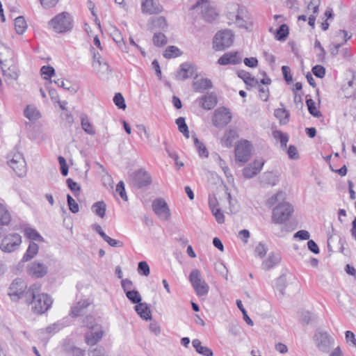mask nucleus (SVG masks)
I'll use <instances>...</instances> for the list:
<instances>
[{
  "instance_id": "nucleus-1",
  "label": "nucleus",
  "mask_w": 356,
  "mask_h": 356,
  "mask_svg": "<svg viewBox=\"0 0 356 356\" xmlns=\"http://www.w3.org/2000/svg\"><path fill=\"white\" fill-rule=\"evenodd\" d=\"M26 302L32 305L34 313L42 314L47 312L51 306L52 299L47 293H40V286L36 284L31 285L25 293Z\"/></svg>"
},
{
  "instance_id": "nucleus-2",
  "label": "nucleus",
  "mask_w": 356,
  "mask_h": 356,
  "mask_svg": "<svg viewBox=\"0 0 356 356\" xmlns=\"http://www.w3.org/2000/svg\"><path fill=\"white\" fill-rule=\"evenodd\" d=\"M229 8L230 11L226 14L229 19L228 24L229 25L234 24L239 28L247 29L248 16L246 8L239 4L232 3Z\"/></svg>"
},
{
  "instance_id": "nucleus-3",
  "label": "nucleus",
  "mask_w": 356,
  "mask_h": 356,
  "mask_svg": "<svg viewBox=\"0 0 356 356\" xmlns=\"http://www.w3.org/2000/svg\"><path fill=\"white\" fill-rule=\"evenodd\" d=\"M293 211V207L289 202H283L279 203L273 209L272 222L278 225L283 224L290 219Z\"/></svg>"
},
{
  "instance_id": "nucleus-4",
  "label": "nucleus",
  "mask_w": 356,
  "mask_h": 356,
  "mask_svg": "<svg viewBox=\"0 0 356 356\" xmlns=\"http://www.w3.org/2000/svg\"><path fill=\"white\" fill-rule=\"evenodd\" d=\"M49 24L55 32L61 33L72 29L73 19L70 13L63 12L51 19Z\"/></svg>"
},
{
  "instance_id": "nucleus-5",
  "label": "nucleus",
  "mask_w": 356,
  "mask_h": 356,
  "mask_svg": "<svg viewBox=\"0 0 356 356\" xmlns=\"http://www.w3.org/2000/svg\"><path fill=\"white\" fill-rule=\"evenodd\" d=\"M234 35L230 30L220 31L213 40V48L216 51H222L229 47L234 42Z\"/></svg>"
},
{
  "instance_id": "nucleus-6",
  "label": "nucleus",
  "mask_w": 356,
  "mask_h": 356,
  "mask_svg": "<svg viewBox=\"0 0 356 356\" xmlns=\"http://www.w3.org/2000/svg\"><path fill=\"white\" fill-rule=\"evenodd\" d=\"M188 280L198 296H203L208 293L209 286L202 277L201 273L198 269H194L191 272Z\"/></svg>"
},
{
  "instance_id": "nucleus-7",
  "label": "nucleus",
  "mask_w": 356,
  "mask_h": 356,
  "mask_svg": "<svg viewBox=\"0 0 356 356\" xmlns=\"http://www.w3.org/2000/svg\"><path fill=\"white\" fill-rule=\"evenodd\" d=\"M130 184L133 187L143 188L152 184V177L149 173L143 168L133 172L129 176Z\"/></svg>"
},
{
  "instance_id": "nucleus-8",
  "label": "nucleus",
  "mask_w": 356,
  "mask_h": 356,
  "mask_svg": "<svg viewBox=\"0 0 356 356\" xmlns=\"http://www.w3.org/2000/svg\"><path fill=\"white\" fill-rule=\"evenodd\" d=\"M251 143L245 139L239 140L235 146V159L236 161L245 163L248 161L251 156Z\"/></svg>"
},
{
  "instance_id": "nucleus-9",
  "label": "nucleus",
  "mask_w": 356,
  "mask_h": 356,
  "mask_svg": "<svg viewBox=\"0 0 356 356\" xmlns=\"http://www.w3.org/2000/svg\"><path fill=\"white\" fill-rule=\"evenodd\" d=\"M22 243V236L17 233L5 236L0 244V249L4 252H13L17 250Z\"/></svg>"
},
{
  "instance_id": "nucleus-10",
  "label": "nucleus",
  "mask_w": 356,
  "mask_h": 356,
  "mask_svg": "<svg viewBox=\"0 0 356 356\" xmlns=\"http://www.w3.org/2000/svg\"><path fill=\"white\" fill-rule=\"evenodd\" d=\"M232 118V115L229 109L221 107L215 111L212 117V122L216 127H224L231 122Z\"/></svg>"
},
{
  "instance_id": "nucleus-11",
  "label": "nucleus",
  "mask_w": 356,
  "mask_h": 356,
  "mask_svg": "<svg viewBox=\"0 0 356 356\" xmlns=\"http://www.w3.org/2000/svg\"><path fill=\"white\" fill-rule=\"evenodd\" d=\"M199 8L202 9V16L205 21L211 23L216 19L218 15L216 10L207 3V0H197L191 7V10H196Z\"/></svg>"
},
{
  "instance_id": "nucleus-12",
  "label": "nucleus",
  "mask_w": 356,
  "mask_h": 356,
  "mask_svg": "<svg viewBox=\"0 0 356 356\" xmlns=\"http://www.w3.org/2000/svg\"><path fill=\"white\" fill-rule=\"evenodd\" d=\"M152 209L155 214L162 220H168L170 211L167 202L163 198H156L152 202Z\"/></svg>"
},
{
  "instance_id": "nucleus-13",
  "label": "nucleus",
  "mask_w": 356,
  "mask_h": 356,
  "mask_svg": "<svg viewBox=\"0 0 356 356\" xmlns=\"http://www.w3.org/2000/svg\"><path fill=\"white\" fill-rule=\"evenodd\" d=\"M317 348L323 353H328L334 344V339L326 332H319L315 334Z\"/></svg>"
},
{
  "instance_id": "nucleus-14",
  "label": "nucleus",
  "mask_w": 356,
  "mask_h": 356,
  "mask_svg": "<svg viewBox=\"0 0 356 356\" xmlns=\"http://www.w3.org/2000/svg\"><path fill=\"white\" fill-rule=\"evenodd\" d=\"M47 266L38 261L32 262L27 267L28 274L35 278L43 277L47 274Z\"/></svg>"
},
{
  "instance_id": "nucleus-15",
  "label": "nucleus",
  "mask_w": 356,
  "mask_h": 356,
  "mask_svg": "<svg viewBox=\"0 0 356 356\" xmlns=\"http://www.w3.org/2000/svg\"><path fill=\"white\" fill-rule=\"evenodd\" d=\"M26 289V283L21 279H16L12 282L10 286V292L9 295L13 299L14 298L19 299L23 296H25V293L26 292L25 291Z\"/></svg>"
},
{
  "instance_id": "nucleus-16",
  "label": "nucleus",
  "mask_w": 356,
  "mask_h": 356,
  "mask_svg": "<svg viewBox=\"0 0 356 356\" xmlns=\"http://www.w3.org/2000/svg\"><path fill=\"white\" fill-rule=\"evenodd\" d=\"M195 72V65L191 63L186 62L179 66V70L177 72L175 78L179 81H184L193 76Z\"/></svg>"
},
{
  "instance_id": "nucleus-17",
  "label": "nucleus",
  "mask_w": 356,
  "mask_h": 356,
  "mask_svg": "<svg viewBox=\"0 0 356 356\" xmlns=\"http://www.w3.org/2000/svg\"><path fill=\"white\" fill-rule=\"evenodd\" d=\"M242 61L241 57L238 56V52H227L224 54L218 60V63L221 65H236Z\"/></svg>"
},
{
  "instance_id": "nucleus-18",
  "label": "nucleus",
  "mask_w": 356,
  "mask_h": 356,
  "mask_svg": "<svg viewBox=\"0 0 356 356\" xmlns=\"http://www.w3.org/2000/svg\"><path fill=\"white\" fill-rule=\"evenodd\" d=\"M141 9L143 13L153 15L160 13L162 7L154 0H142Z\"/></svg>"
},
{
  "instance_id": "nucleus-19",
  "label": "nucleus",
  "mask_w": 356,
  "mask_h": 356,
  "mask_svg": "<svg viewBox=\"0 0 356 356\" xmlns=\"http://www.w3.org/2000/svg\"><path fill=\"white\" fill-rule=\"evenodd\" d=\"M14 62V53L13 50L5 46L0 44V65L7 67L8 64Z\"/></svg>"
},
{
  "instance_id": "nucleus-20",
  "label": "nucleus",
  "mask_w": 356,
  "mask_h": 356,
  "mask_svg": "<svg viewBox=\"0 0 356 356\" xmlns=\"http://www.w3.org/2000/svg\"><path fill=\"white\" fill-rule=\"evenodd\" d=\"M6 81H15L19 76V70L14 62L8 64L7 67L1 66Z\"/></svg>"
},
{
  "instance_id": "nucleus-21",
  "label": "nucleus",
  "mask_w": 356,
  "mask_h": 356,
  "mask_svg": "<svg viewBox=\"0 0 356 356\" xmlns=\"http://www.w3.org/2000/svg\"><path fill=\"white\" fill-rule=\"evenodd\" d=\"M18 163V166L15 167L18 168L17 175L19 177H24L26 175V162L23 157V155L20 153L15 154L11 159L8 161V165H13L14 163Z\"/></svg>"
},
{
  "instance_id": "nucleus-22",
  "label": "nucleus",
  "mask_w": 356,
  "mask_h": 356,
  "mask_svg": "<svg viewBox=\"0 0 356 356\" xmlns=\"http://www.w3.org/2000/svg\"><path fill=\"white\" fill-rule=\"evenodd\" d=\"M103 337V330L102 327L90 330L86 334V341L88 345L93 346L99 342Z\"/></svg>"
},
{
  "instance_id": "nucleus-23",
  "label": "nucleus",
  "mask_w": 356,
  "mask_h": 356,
  "mask_svg": "<svg viewBox=\"0 0 356 356\" xmlns=\"http://www.w3.org/2000/svg\"><path fill=\"white\" fill-rule=\"evenodd\" d=\"M217 96L214 93H208L200 99L201 107L205 110H211L217 104Z\"/></svg>"
},
{
  "instance_id": "nucleus-24",
  "label": "nucleus",
  "mask_w": 356,
  "mask_h": 356,
  "mask_svg": "<svg viewBox=\"0 0 356 356\" xmlns=\"http://www.w3.org/2000/svg\"><path fill=\"white\" fill-rule=\"evenodd\" d=\"M238 134L236 129L227 130L222 138V145L226 147H230L233 145L235 140L238 138Z\"/></svg>"
},
{
  "instance_id": "nucleus-25",
  "label": "nucleus",
  "mask_w": 356,
  "mask_h": 356,
  "mask_svg": "<svg viewBox=\"0 0 356 356\" xmlns=\"http://www.w3.org/2000/svg\"><path fill=\"white\" fill-rule=\"evenodd\" d=\"M278 181V175L273 172H264L260 179V183L264 186H274L277 184Z\"/></svg>"
},
{
  "instance_id": "nucleus-26",
  "label": "nucleus",
  "mask_w": 356,
  "mask_h": 356,
  "mask_svg": "<svg viewBox=\"0 0 356 356\" xmlns=\"http://www.w3.org/2000/svg\"><path fill=\"white\" fill-rule=\"evenodd\" d=\"M134 309L143 320L148 321L152 319L151 311L147 303L140 302L134 307Z\"/></svg>"
},
{
  "instance_id": "nucleus-27",
  "label": "nucleus",
  "mask_w": 356,
  "mask_h": 356,
  "mask_svg": "<svg viewBox=\"0 0 356 356\" xmlns=\"http://www.w3.org/2000/svg\"><path fill=\"white\" fill-rule=\"evenodd\" d=\"M111 35L121 50L124 52H128V49L124 42L122 33L115 26L112 27Z\"/></svg>"
},
{
  "instance_id": "nucleus-28",
  "label": "nucleus",
  "mask_w": 356,
  "mask_h": 356,
  "mask_svg": "<svg viewBox=\"0 0 356 356\" xmlns=\"http://www.w3.org/2000/svg\"><path fill=\"white\" fill-rule=\"evenodd\" d=\"M39 245L35 242L31 241L26 252L24 253L22 257V261L23 262H26L28 261L31 260L37 255Z\"/></svg>"
},
{
  "instance_id": "nucleus-29",
  "label": "nucleus",
  "mask_w": 356,
  "mask_h": 356,
  "mask_svg": "<svg viewBox=\"0 0 356 356\" xmlns=\"http://www.w3.org/2000/svg\"><path fill=\"white\" fill-rule=\"evenodd\" d=\"M90 304L88 300L79 301L75 306L72 307L70 315L72 317H77L82 315L84 312V309H86Z\"/></svg>"
},
{
  "instance_id": "nucleus-30",
  "label": "nucleus",
  "mask_w": 356,
  "mask_h": 356,
  "mask_svg": "<svg viewBox=\"0 0 356 356\" xmlns=\"http://www.w3.org/2000/svg\"><path fill=\"white\" fill-rule=\"evenodd\" d=\"M193 88L195 91L202 92L207 89L213 87L212 82L209 79H201L193 83Z\"/></svg>"
},
{
  "instance_id": "nucleus-31",
  "label": "nucleus",
  "mask_w": 356,
  "mask_h": 356,
  "mask_svg": "<svg viewBox=\"0 0 356 356\" xmlns=\"http://www.w3.org/2000/svg\"><path fill=\"white\" fill-rule=\"evenodd\" d=\"M286 193L282 191H279L277 193L270 197L266 202V204L268 207H272L275 204L284 202Z\"/></svg>"
},
{
  "instance_id": "nucleus-32",
  "label": "nucleus",
  "mask_w": 356,
  "mask_h": 356,
  "mask_svg": "<svg viewBox=\"0 0 356 356\" xmlns=\"http://www.w3.org/2000/svg\"><path fill=\"white\" fill-rule=\"evenodd\" d=\"M81 125L83 131L91 136H94L96 131L93 127V125L90 122L88 117L85 113H81L80 115Z\"/></svg>"
},
{
  "instance_id": "nucleus-33",
  "label": "nucleus",
  "mask_w": 356,
  "mask_h": 356,
  "mask_svg": "<svg viewBox=\"0 0 356 356\" xmlns=\"http://www.w3.org/2000/svg\"><path fill=\"white\" fill-rule=\"evenodd\" d=\"M281 260L279 254H270L268 259L263 262L262 268L265 270H269L277 264Z\"/></svg>"
},
{
  "instance_id": "nucleus-34",
  "label": "nucleus",
  "mask_w": 356,
  "mask_h": 356,
  "mask_svg": "<svg viewBox=\"0 0 356 356\" xmlns=\"http://www.w3.org/2000/svg\"><path fill=\"white\" fill-rule=\"evenodd\" d=\"M238 76L243 79L245 83L248 86H253L259 84V81L254 77H252L251 74L245 71V70H239L237 72Z\"/></svg>"
},
{
  "instance_id": "nucleus-35",
  "label": "nucleus",
  "mask_w": 356,
  "mask_h": 356,
  "mask_svg": "<svg viewBox=\"0 0 356 356\" xmlns=\"http://www.w3.org/2000/svg\"><path fill=\"white\" fill-rule=\"evenodd\" d=\"M11 220V216L6 207L0 203V226L8 225Z\"/></svg>"
},
{
  "instance_id": "nucleus-36",
  "label": "nucleus",
  "mask_w": 356,
  "mask_h": 356,
  "mask_svg": "<svg viewBox=\"0 0 356 356\" xmlns=\"http://www.w3.org/2000/svg\"><path fill=\"white\" fill-rule=\"evenodd\" d=\"M92 209L97 216L104 218L106 214V205L104 201H99L93 204Z\"/></svg>"
},
{
  "instance_id": "nucleus-37",
  "label": "nucleus",
  "mask_w": 356,
  "mask_h": 356,
  "mask_svg": "<svg viewBox=\"0 0 356 356\" xmlns=\"http://www.w3.org/2000/svg\"><path fill=\"white\" fill-rule=\"evenodd\" d=\"M274 114L280 120V124H286L289 122L290 114L285 108L275 109Z\"/></svg>"
},
{
  "instance_id": "nucleus-38",
  "label": "nucleus",
  "mask_w": 356,
  "mask_h": 356,
  "mask_svg": "<svg viewBox=\"0 0 356 356\" xmlns=\"http://www.w3.org/2000/svg\"><path fill=\"white\" fill-rule=\"evenodd\" d=\"M27 29L26 22L23 16L15 19V29L18 34H23Z\"/></svg>"
},
{
  "instance_id": "nucleus-39",
  "label": "nucleus",
  "mask_w": 356,
  "mask_h": 356,
  "mask_svg": "<svg viewBox=\"0 0 356 356\" xmlns=\"http://www.w3.org/2000/svg\"><path fill=\"white\" fill-rule=\"evenodd\" d=\"M289 29L286 24H283L277 29L275 38L280 41H284L288 37Z\"/></svg>"
},
{
  "instance_id": "nucleus-40",
  "label": "nucleus",
  "mask_w": 356,
  "mask_h": 356,
  "mask_svg": "<svg viewBox=\"0 0 356 356\" xmlns=\"http://www.w3.org/2000/svg\"><path fill=\"white\" fill-rule=\"evenodd\" d=\"M24 114L26 118L30 120H35L40 118V112L32 106H27L24 111Z\"/></svg>"
},
{
  "instance_id": "nucleus-41",
  "label": "nucleus",
  "mask_w": 356,
  "mask_h": 356,
  "mask_svg": "<svg viewBox=\"0 0 356 356\" xmlns=\"http://www.w3.org/2000/svg\"><path fill=\"white\" fill-rule=\"evenodd\" d=\"M175 122L178 126L179 131L183 134L184 137H186V138H189L190 133L188 131V125L185 122V118L183 117H179L176 120Z\"/></svg>"
},
{
  "instance_id": "nucleus-42",
  "label": "nucleus",
  "mask_w": 356,
  "mask_h": 356,
  "mask_svg": "<svg viewBox=\"0 0 356 356\" xmlns=\"http://www.w3.org/2000/svg\"><path fill=\"white\" fill-rule=\"evenodd\" d=\"M24 232L25 236L31 240L43 241L42 236L35 229L26 227L24 229Z\"/></svg>"
},
{
  "instance_id": "nucleus-43",
  "label": "nucleus",
  "mask_w": 356,
  "mask_h": 356,
  "mask_svg": "<svg viewBox=\"0 0 356 356\" xmlns=\"http://www.w3.org/2000/svg\"><path fill=\"white\" fill-rule=\"evenodd\" d=\"M287 282L284 275H280L277 278L275 282L276 289L280 292L282 296L285 295V289L286 287Z\"/></svg>"
},
{
  "instance_id": "nucleus-44",
  "label": "nucleus",
  "mask_w": 356,
  "mask_h": 356,
  "mask_svg": "<svg viewBox=\"0 0 356 356\" xmlns=\"http://www.w3.org/2000/svg\"><path fill=\"white\" fill-rule=\"evenodd\" d=\"M181 54V52L179 48L175 46L168 47L164 53L163 56L166 58H175Z\"/></svg>"
},
{
  "instance_id": "nucleus-45",
  "label": "nucleus",
  "mask_w": 356,
  "mask_h": 356,
  "mask_svg": "<svg viewBox=\"0 0 356 356\" xmlns=\"http://www.w3.org/2000/svg\"><path fill=\"white\" fill-rule=\"evenodd\" d=\"M306 104L308 111L312 115L316 118L321 116V113L316 109V103L312 99H307Z\"/></svg>"
},
{
  "instance_id": "nucleus-46",
  "label": "nucleus",
  "mask_w": 356,
  "mask_h": 356,
  "mask_svg": "<svg viewBox=\"0 0 356 356\" xmlns=\"http://www.w3.org/2000/svg\"><path fill=\"white\" fill-rule=\"evenodd\" d=\"M127 298L134 304L138 305L142 300L141 296L138 291L129 290L126 291Z\"/></svg>"
},
{
  "instance_id": "nucleus-47",
  "label": "nucleus",
  "mask_w": 356,
  "mask_h": 356,
  "mask_svg": "<svg viewBox=\"0 0 356 356\" xmlns=\"http://www.w3.org/2000/svg\"><path fill=\"white\" fill-rule=\"evenodd\" d=\"M163 144L165 145V150L166 153L168 154V156L175 161V164L177 166H179V167L184 166V163L179 161V156H178L177 154L175 152L170 150L168 143L166 141H164Z\"/></svg>"
},
{
  "instance_id": "nucleus-48",
  "label": "nucleus",
  "mask_w": 356,
  "mask_h": 356,
  "mask_svg": "<svg viewBox=\"0 0 356 356\" xmlns=\"http://www.w3.org/2000/svg\"><path fill=\"white\" fill-rule=\"evenodd\" d=\"M259 173L258 170L250 163L245 167L243 170V175L244 177L250 179Z\"/></svg>"
},
{
  "instance_id": "nucleus-49",
  "label": "nucleus",
  "mask_w": 356,
  "mask_h": 356,
  "mask_svg": "<svg viewBox=\"0 0 356 356\" xmlns=\"http://www.w3.org/2000/svg\"><path fill=\"white\" fill-rule=\"evenodd\" d=\"M154 27L158 28L162 31H165L168 28V24L164 17L160 16L154 19L152 22Z\"/></svg>"
},
{
  "instance_id": "nucleus-50",
  "label": "nucleus",
  "mask_w": 356,
  "mask_h": 356,
  "mask_svg": "<svg viewBox=\"0 0 356 356\" xmlns=\"http://www.w3.org/2000/svg\"><path fill=\"white\" fill-rule=\"evenodd\" d=\"M209 207L211 209L213 215L215 216L216 221L222 224L225 222V216L222 212H221L220 209L218 208H212V202L211 200H209Z\"/></svg>"
},
{
  "instance_id": "nucleus-51",
  "label": "nucleus",
  "mask_w": 356,
  "mask_h": 356,
  "mask_svg": "<svg viewBox=\"0 0 356 356\" xmlns=\"http://www.w3.org/2000/svg\"><path fill=\"white\" fill-rule=\"evenodd\" d=\"M152 40L154 45L157 47H162L167 42V38L162 33H154Z\"/></svg>"
},
{
  "instance_id": "nucleus-52",
  "label": "nucleus",
  "mask_w": 356,
  "mask_h": 356,
  "mask_svg": "<svg viewBox=\"0 0 356 356\" xmlns=\"http://www.w3.org/2000/svg\"><path fill=\"white\" fill-rule=\"evenodd\" d=\"M83 325L88 327L90 330L101 327V325L96 323L95 318L92 316H87L83 321Z\"/></svg>"
},
{
  "instance_id": "nucleus-53",
  "label": "nucleus",
  "mask_w": 356,
  "mask_h": 356,
  "mask_svg": "<svg viewBox=\"0 0 356 356\" xmlns=\"http://www.w3.org/2000/svg\"><path fill=\"white\" fill-rule=\"evenodd\" d=\"M40 73L44 76V79L49 80L55 73V70L50 65H44L40 69Z\"/></svg>"
},
{
  "instance_id": "nucleus-54",
  "label": "nucleus",
  "mask_w": 356,
  "mask_h": 356,
  "mask_svg": "<svg viewBox=\"0 0 356 356\" xmlns=\"http://www.w3.org/2000/svg\"><path fill=\"white\" fill-rule=\"evenodd\" d=\"M273 136L275 138H278L282 147H286L287 142L289 141V136L284 134L281 131H275L273 132Z\"/></svg>"
},
{
  "instance_id": "nucleus-55",
  "label": "nucleus",
  "mask_w": 356,
  "mask_h": 356,
  "mask_svg": "<svg viewBox=\"0 0 356 356\" xmlns=\"http://www.w3.org/2000/svg\"><path fill=\"white\" fill-rule=\"evenodd\" d=\"M236 305H237L238 308L240 309V311L242 312L243 319L246 322V323L250 326H252L254 325V323H253L252 320L248 315L245 309L243 306L241 300H237Z\"/></svg>"
},
{
  "instance_id": "nucleus-56",
  "label": "nucleus",
  "mask_w": 356,
  "mask_h": 356,
  "mask_svg": "<svg viewBox=\"0 0 356 356\" xmlns=\"http://www.w3.org/2000/svg\"><path fill=\"white\" fill-rule=\"evenodd\" d=\"M138 273L143 276H148L149 275V266L147 261H142L138 264Z\"/></svg>"
},
{
  "instance_id": "nucleus-57",
  "label": "nucleus",
  "mask_w": 356,
  "mask_h": 356,
  "mask_svg": "<svg viewBox=\"0 0 356 356\" xmlns=\"http://www.w3.org/2000/svg\"><path fill=\"white\" fill-rule=\"evenodd\" d=\"M67 205L69 207V209L73 213H76L79 211V204L76 202V201L73 199V197L67 194Z\"/></svg>"
},
{
  "instance_id": "nucleus-58",
  "label": "nucleus",
  "mask_w": 356,
  "mask_h": 356,
  "mask_svg": "<svg viewBox=\"0 0 356 356\" xmlns=\"http://www.w3.org/2000/svg\"><path fill=\"white\" fill-rule=\"evenodd\" d=\"M113 102L120 109H125L126 104L124 102V99L122 95L120 92L115 93L113 97Z\"/></svg>"
},
{
  "instance_id": "nucleus-59",
  "label": "nucleus",
  "mask_w": 356,
  "mask_h": 356,
  "mask_svg": "<svg viewBox=\"0 0 356 356\" xmlns=\"http://www.w3.org/2000/svg\"><path fill=\"white\" fill-rule=\"evenodd\" d=\"M58 163L60 164V173L63 176L66 177L68 175V165L66 163V160L63 156H58Z\"/></svg>"
},
{
  "instance_id": "nucleus-60",
  "label": "nucleus",
  "mask_w": 356,
  "mask_h": 356,
  "mask_svg": "<svg viewBox=\"0 0 356 356\" xmlns=\"http://www.w3.org/2000/svg\"><path fill=\"white\" fill-rule=\"evenodd\" d=\"M312 73L317 77L322 79L325 74V68L320 65H316L312 67Z\"/></svg>"
},
{
  "instance_id": "nucleus-61",
  "label": "nucleus",
  "mask_w": 356,
  "mask_h": 356,
  "mask_svg": "<svg viewBox=\"0 0 356 356\" xmlns=\"http://www.w3.org/2000/svg\"><path fill=\"white\" fill-rule=\"evenodd\" d=\"M115 191L119 193L120 196L123 200L127 201L128 197L125 191L124 184L122 181L118 182V184L116 186Z\"/></svg>"
},
{
  "instance_id": "nucleus-62",
  "label": "nucleus",
  "mask_w": 356,
  "mask_h": 356,
  "mask_svg": "<svg viewBox=\"0 0 356 356\" xmlns=\"http://www.w3.org/2000/svg\"><path fill=\"white\" fill-rule=\"evenodd\" d=\"M63 354V356H84L83 351L81 349L76 347H73L70 350H65Z\"/></svg>"
},
{
  "instance_id": "nucleus-63",
  "label": "nucleus",
  "mask_w": 356,
  "mask_h": 356,
  "mask_svg": "<svg viewBox=\"0 0 356 356\" xmlns=\"http://www.w3.org/2000/svg\"><path fill=\"white\" fill-rule=\"evenodd\" d=\"M282 72L283 74V76L284 80L287 83H290L293 81L292 76L291 74V69L289 67L284 65L282 67Z\"/></svg>"
},
{
  "instance_id": "nucleus-64",
  "label": "nucleus",
  "mask_w": 356,
  "mask_h": 356,
  "mask_svg": "<svg viewBox=\"0 0 356 356\" xmlns=\"http://www.w3.org/2000/svg\"><path fill=\"white\" fill-rule=\"evenodd\" d=\"M62 325L60 323H55L47 327L45 330L47 333L54 334L60 331Z\"/></svg>"
}]
</instances>
